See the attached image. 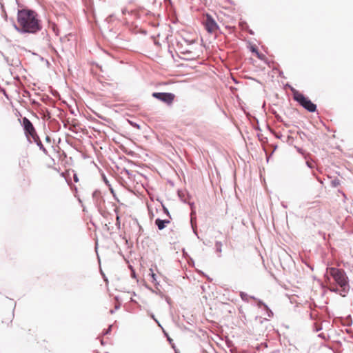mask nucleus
Segmentation results:
<instances>
[{
	"label": "nucleus",
	"mask_w": 353,
	"mask_h": 353,
	"mask_svg": "<svg viewBox=\"0 0 353 353\" xmlns=\"http://www.w3.org/2000/svg\"><path fill=\"white\" fill-rule=\"evenodd\" d=\"M325 276L326 277L325 283L330 291L338 292L339 289L331 283L330 276L332 277L336 283L341 288L340 295L345 296V294L349 290V283L348 278L343 270L333 267L327 268Z\"/></svg>",
	"instance_id": "nucleus-2"
},
{
	"label": "nucleus",
	"mask_w": 353,
	"mask_h": 353,
	"mask_svg": "<svg viewBox=\"0 0 353 353\" xmlns=\"http://www.w3.org/2000/svg\"><path fill=\"white\" fill-rule=\"evenodd\" d=\"M21 124L23 127L24 133L26 137L29 140L32 139L34 141H37L39 139V137L31 121L28 118L23 117L22 119Z\"/></svg>",
	"instance_id": "nucleus-3"
},
{
	"label": "nucleus",
	"mask_w": 353,
	"mask_h": 353,
	"mask_svg": "<svg viewBox=\"0 0 353 353\" xmlns=\"http://www.w3.org/2000/svg\"><path fill=\"white\" fill-rule=\"evenodd\" d=\"M252 52H254L256 56L259 59H263V55L262 54H261L258 50L257 49L255 48V47H252Z\"/></svg>",
	"instance_id": "nucleus-9"
},
{
	"label": "nucleus",
	"mask_w": 353,
	"mask_h": 353,
	"mask_svg": "<svg viewBox=\"0 0 353 353\" xmlns=\"http://www.w3.org/2000/svg\"><path fill=\"white\" fill-rule=\"evenodd\" d=\"M148 276L150 277V281L153 283L154 284H157V276L155 273L154 272L152 269L149 270Z\"/></svg>",
	"instance_id": "nucleus-8"
},
{
	"label": "nucleus",
	"mask_w": 353,
	"mask_h": 353,
	"mask_svg": "<svg viewBox=\"0 0 353 353\" xmlns=\"http://www.w3.org/2000/svg\"><path fill=\"white\" fill-rule=\"evenodd\" d=\"M12 316L11 315V316H10V318H8V320H9V321H10V322H11V321H12Z\"/></svg>",
	"instance_id": "nucleus-17"
},
{
	"label": "nucleus",
	"mask_w": 353,
	"mask_h": 353,
	"mask_svg": "<svg viewBox=\"0 0 353 353\" xmlns=\"http://www.w3.org/2000/svg\"><path fill=\"white\" fill-rule=\"evenodd\" d=\"M221 246H222V244L221 242L216 243V248L217 252H221Z\"/></svg>",
	"instance_id": "nucleus-11"
},
{
	"label": "nucleus",
	"mask_w": 353,
	"mask_h": 353,
	"mask_svg": "<svg viewBox=\"0 0 353 353\" xmlns=\"http://www.w3.org/2000/svg\"><path fill=\"white\" fill-rule=\"evenodd\" d=\"M306 164L309 166V161H306Z\"/></svg>",
	"instance_id": "nucleus-19"
},
{
	"label": "nucleus",
	"mask_w": 353,
	"mask_h": 353,
	"mask_svg": "<svg viewBox=\"0 0 353 353\" xmlns=\"http://www.w3.org/2000/svg\"><path fill=\"white\" fill-rule=\"evenodd\" d=\"M41 148H42L43 152L44 153H48V151L46 148H43V147H42V145L41 146Z\"/></svg>",
	"instance_id": "nucleus-15"
},
{
	"label": "nucleus",
	"mask_w": 353,
	"mask_h": 353,
	"mask_svg": "<svg viewBox=\"0 0 353 353\" xmlns=\"http://www.w3.org/2000/svg\"><path fill=\"white\" fill-rule=\"evenodd\" d=\"M203 24L206 30L210 33L215 32L219 28L216 21L209 14H206L205 19L203 21Z\"/></svg>",
	"instance_id": "nucleus-5"
},
{
	"label": "nucleus",
	"mask_w": 353,
	"mask_h": 353,
	"mask_svg": "<svg viewBox=\"0 0 353 353\" xmlns=\"http://www.w3.org/2000/svg\"><path fill=\"white\" fill-rule=\"evenodd\" d=\"M294 99L298 101L305 109L309 110V101L300 92H294Z\"/></svg>",
	"instance_id": "nucleus-6"
},
{
	"label": "nucleus",
	"mask_w": 353,
	"mask_h": 353,
	"mask_svg": "<svg viewBox=\"0 0 353 353\" xmlns=\"http://www.w3.org/2000/svg\"><path fill=\"white\" fill-rule=\"evenodd\" d=\"M170 223V219L162 220L160 219H157L155 221V224L158 227V229L160 230L164 229L165 228L166 225Z\"/></svg>",
	"instance_id": "nucleus-7"
},
{
	"label": "nucleus",
	"mask_w": 353,
	"mask_h": 353,
	"mask_svg": "<svg viewBox=\"0 0 353 353\" xmlns=\"http://www.w3.org/2000/svg\"><path fill=\"white\" fill-rule=\"evenodd\" d=\"M68 129H69L70 131H72V132H77V125H75V124L70 125H69V127H68Z\"/></svg>",
	"instance_id": "nucleus-10"
},
{
	"label": "nucleus",
	"mask_w": 353,
	"mask_h": 353,
	"mask_svg": "<svg viewBox=\"0 0 353 353\" xmlns=\"http://www.w3.org/2000/svg\"><path fill=\"white\" fill-rule=\"evenodd\" d=\"M163 210H164V212H165L168 215H169V212H168V209H167L166 208L163 207Z\"/></svg>",
	"instance_id": "nucleus-16"
},
{
	"label": "nucleus",
	"mask_w": 353,
	"mask_h": 353,
	"mask_svg": "<svg viewBox=\"0 0 353 353\" xmlns=\"http://www.w3.org/2000/svg\"><path fill=\"white\" fill-rule=\"evenodd\" d=\"M74 181L75 182H78L79 181V179H78L77 176V174L74 175Z\"/></svg>",
	"instance_id": "nucleus-14"
},
{
	"label": "nucleus",
	"mask_w": 353,
	"mask_h": 353,
	"mask_svg": "<svg viewBox=\"0 0 353 353\" xmlns=\"http://www.w3.org/2000/svg\"><path fill=\"white\" fill-rule=\"evenodd\" d=\"M17 24L16 28L21 32L34 33L41 28L37 14L30 10L24 9L18 12Z\"/></svg>",
	"instance_id": "nucleus-1"
},
{
	"label": "nucleus",
	"mask_w": 353,
	"mask_h": 353,
	"mask_svg": "<svg viewBox=\"0 0 353 353\" xmlns=\"http://www.w3.org/2000/svg\"><path fill=\"white\" fill-rule=\"evenodd\" d=\"M318 336H321V337H323V334H319ZM323 338H325V337L323 336Z\"/></svg>",
	"instance_id": "nucleus-18"
},
{
	"label": "nucleus",
	"mask_w": 353,
	"mask_h": 353,
	"mask_svg": "<svg viewBox=\"0 0 353 353\" xmlns=\"http://www.w3.org/2000/svg\"><path fill=\"white\" fill-rule=\"evenodd\" d=\"M152 95L168 105H172L175 99V95L170 92H153Z\"/></svg>",
	"instance_id": "nucleus-4"
},
{
	"label": "nucleus",
	"mask_w": 353,
	"mask_h": 353,
	"mask_svg": "<svg viewBox=\"0 0 353 353\" xmlns=\"http://www.w3.org/2000/svg\"><path fill=\"white\" fill-rule=\"evenodd\" d=\"M315 329L316 332H317L319 330H321V327H319L316 323H315Z\"/></svg>",
	"instance_id": "nucleus-13"
},
{
	"label": "nucleus",
	"mask_w": 353,
	"mask_h": 353,
	"mask_svg": "<svg viewBox=\"0 0 353 353\" xmlns=\"http://www.w3.org/2000/svg\"><path fill=\"white\" fill-rule=\"evenodd\" d=\"M316 105L310 102V112H314L316 110Z\"/></svg>",
	"instance_id": "nucleus-12"
}]
</instances>
